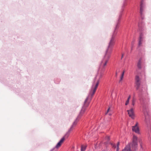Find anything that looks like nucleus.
<instances>
[{
    "label": "nucleus",
    "instance_id": "nucleus-23",
    "mask_svg": "<svg viewBox=\"0 0 151 151\" xmlns=\"http://www.w3.org/2000/svg\"><path fill=\"white\" fill-rule=\"evenodd\" d=\"M138 26H139V27H141V25H140V24H139Z\"/></svg>",
    "mask_w": 151,
    "mask_h": 151
},
{
    "label": "nucleus",
    "instance_id": "nucleus-29",
    "mask_svg": "<svg viewBox=\"0 0 151 151\" xmlns=\"http://www.w3.org/2000/svg\"><path fill=\"white\" fill-rule=\"evenodd\" d=\"M141 140L139 141V142H140Z\"/></svg>",
    "mask_w": 151,
    "mask_h": 151
},
{
    "label": "nucleus",
    "instance_id": "nucleus-11",
    "mask_svg": "<svg viewBox=\"0 0 151 151\" xmlns=\"http://www.w3.org/2000/svg\"><path fill=\"white\" fill-rule=\"evenodd\" d=\"M144 114L145 116V121L147 123L148 121V114L147 112L143 111Z\"/></svg>",
    "mask_w": 151,
    "mask_h": 151
},
{
    "label": "nucleus",
    "instance_id": "nucleus-26",
    "mask_svg": "<svg viewBox=\"0 0 151 151\" xmlns=\"http://www.w3.org/2000/svg\"><path fill=\"white\" fill-rule=\"evenodd\" d=\"M116 76H117V72H116Z\"/></svg>",
    "mask_w": 151,
    "mask_h": 151
},
{
    "label": "nucleus",
    "instance_id": "nucleus-12",
    "mask_svg": "<svg viewBox=\"0 0 151 151\" xmlns=\"http://www.w3.org/2000/svg\"><path fill=\"white\" fill-rule=\"evenodd\" d=\"M143 4L142 2H141L140 4V13L142 16V13L143 12Z\"/></svg>",
    "mask_w": 151,
    "mask_h": 151
},
{
    "label": "nucleus",
    "instance_id": "nucleus-24",
    "mask_svg": "<svg viewBox=\"0 0 151 151\" xmlns=\"http://www.w3.org/2000/svg\"><path fill=\"white\" fill-rule=\"evenodd\" d=\"M109 115L111 116V113H109Z\"/></svg>",
    "mask_w": 151,
    "mask_h": 151
},
{
    "label": "nucleus",
    "instance_id": "nucleus-18",
    "mask_svg": "<svg viewBox=\"0 0 151 151\" xmlns=\"http://www.w3.org/2000/svg\"><path fill=\"white\" fill-rule=\"evenodd\" d=\"M110 109V108L109 107L107 110V112L105 113V114L106 115L107 114V113L109 111Z\"/></svg>",
    "mask_w": 151,
    "mask_h": 151
},
{
    "label": "nucleus",
    "instance_id": "nucleus-1",
    "mask_svg": "<svg viewBox=\"0 0 151 151\" xmlns=\"http://www.w3.org/2000/svg\"><path fill=\"white\" fill-rule=\"evenodd\" d=\"M103 76V74L101 73L99 75H96L95 78L89 94L84 101V106L82 108L78 116H79V118H81L85 111L86 107H87L88 106L92 97L96 92L99 83L100 79Z\"/></svg>",
    "mask_w": 151,
    "mask_h": 151
},
{
    "label": "nucleus",
    "instance_id": "nucleus-16",
    "mask_svg": "<svg viewBox=\"0 0 151 151\" xmlns=\"http://www.w3.org/2000/svg\"><path fill=\"white\" fill-rule=\"evenodd\" d=\"M135 100L134 99H133L132 100V105L133 106H134L135 104Z\"/></svg>",
    "mask_w": 151,
    "mask_h": 151
},
{
    "label": "nucleus",
    "instance_id": "nucleus-22",
    "mask_svg": "<svg viewBox=\"0 0 151 151\" xmlns=\"http://www.w3.org/2000/svg\"><path fill=\"white\" fill-rule=\"evenodd\" d=\"M119 147L117 148V150L116 151H119Z\"/></svg>",
    "mask_w": 151,
    "mask_h": 151
},
{
    "label": "nucleus",
    "instance_id": "nucleus-5",
    "mask_svg": "<svg viewBox=\"0 0 151 151\" xmlns=\"http://www.w3.org/2000/svg\"><path fill=\"white\" fill-rule=\"evenodd\" d=\"M80 118H79V116H77L76 120L73 122V124L72 125L71 127L69 130L68 132H67V134H66V135H67V134H68V135L69 133L70 132V131L71 130V129H72L73 127L76 125L78 121H79Z\"/></svg>",
    "mask_w": 151,
    "mask_h": 151
},
{
    "label": "nucleus",
    "instance_id": "nucleus-27",
    "mask_svg": "<svg viewBox=\"0 0 151 151\" xmlns=\"http://www.w3.org/2000/svg\"><path fill=\"white\" fill-rule=\"evenodd\" d=\"M133 42H132V45H133Z\"/></svg>",
    "mask_w": 151,
    "mask_h": 151
},
{
    "label": "nucleus",
    "instance_id": "nucleus-30",
    "mask_svg": "<svg viewBox=\"0 0 151 151\" xmlns=\"http://www.w3.org/2000/svg\"><path fill=\"white\" fill-rule=\"evenodd\" d=\"M140 145H141V147H142V145H141V143L140 144Z\"/></svg>",
    "mask_w": 151,
    "mask_h": 151
},
{
    "label": "nucleus",
    "instance_id": "nucleus-2",
    "mask_svg": "<svg viewBox=\"0 0 151 151\" xmlns=\"http://www.w3.org/2000/svg\"><path fill=\"white\" fill-rule=\"evenodd\" d=\"M115 36L113 35L109 43L108 48L106 51L105 55L103 59L101 61L100 66L99 68V73L97 75L102 73L104 71V66H105L111 56L112 50L113 46L114 44Z\"/></svg>",
    "mask_w": 151,
    "mask_h": 151
},
{
    "label": "nucleus",
    "instance_id": "nucleus-25",
    "mask_svg": "<svg viewBox=\"0 0 151 151\" xmlns=\"http://www.w3.org/2000/svg\"><path fill=\"white\" fill-rule=\"evenodd\" d=\"M107 138H108V139L109 140V136L107 137Z\"/></svg>",
    "mask_w": 151,
    "mask_h": 151
},
{
    "label": "nucleus",
    "instance_id": "nucleus-17",
    "mask_svg": "<svg viewBox=\"0 0 151 151\" xmlns=\"http://www.w3.org/2000/svg\"><path fill=\"white\" fill-rule=\"evenodd\" d=\"M129 100L127 99L125 104L126 105H127L129 104Z\"/></svg>",
    "mask_w": 151,
    "mask_h": 151
},
{
    "label": "nucleus",
    "instance_id": "nucleus-9",
    "mask_svg": "<svg viewBox=\"0 0 151 151\" xmlns=\"http://www.w3.org/2000/svg\"><path fill=\"white\" fill-rule=\"evenodd\" d=\"M65 140V138L64 137L62 138L59 141V142L57 143V145L56 146V148H58L61 145L62 143Z\"/></svg>",
    "mask_w": 151,
    "mask_h": 151
},
{
    "label": "nucleus",
    "instance_id": "nucleus-3",
    "mask_svg": "<svg viewBox=\"0 0 151 151\" xmlns=\"http://www.w3.org/2000/svg\"><path fill=\"white\" fill-rule=\"evenodd\" d=\"M138 139L137 137L134 135L132 138V149L134 150L137 151L138 146Z\"/></svg>",
    "mask_w": 151,
    "mask_h": 151
},
{
    "label": "nucleus",
    "instance_id": "nucleus-20",
    "mask_svg": "<svg viewBox=\"0 0 151 151\" xmlns=\"http://www.w3.org/2000/svg\"><path fill=\"white\" fill-rule=\"evenodd\" d=\"M130 98H131V96L130 95H129V97L127 99L129 100H130Z\"/></svg>",
    "mask_w": 151,
    "mask_h": 151
},
{
    "label": "nucleus",
    "instance_id": "nucleus-6",
    "mask_svg": "<svg viewBox=\"0 0 151 151\" xmlns=\"http://www.w3.org/2000/svg\"><path fill=\"white\" fill-rule=\"evenodd\" d=\"M136 87L137 90H138L140 85V79L138 76H136L135 78Z\"/></svg>",
    "mask_w": 151,
    "mask_h": 151
},
{
    "label": "nucleus",
    "instance_id": "nucleus-28",
    "mask_svg": "<svg viewBox=\"0 0 151 151\" xmlns=\"http://www.w3.org/2000/svg\"><path fill=\"white\" fill-rule=\"evenodd\" d=\"M123 54H122V58H123Z\"/></svg>",
    "mask_w": 151,
    "mask_h": 151
},
{
    "label": "nucleus",
    "instance_id": "nucleus-21",
    "mask_svg": "<svg viewBox=\"0 0 151 151\" xmlns=\"http://www.w3.org/2000/svg\"><path fill=\"white\" fill-rule=\"evenodd\" d=\"M124 73H125V71L124 70L122 72V74H123V75H124Z\"/></svg>",
    "mask_w": 151,
    "mask_h": 151
},
{
    "label": "nucleus",
    "instance_id": "nucleus-15",
    "mask_svg": "<svg viewBox=\"0 0 151 151\" xmlns=\"http://www.w3.org/2000/svg\"><path fill=\"white\" fill-rule=\"evenodd\" d=\"M124 75H123V74H121V76H120V80H119V83L121 82V81L123 80V77H124Z\"/></svg>",
    "mask_w": 151,
    "mask_h": 151
},
{
    "label": "nucleus",
    "instance_id": "nucleus-13",
    "mask_svg": "<svg viewBox=\"0 0 151 151\" xmlns=\"http://www.w3.org/2000/svg\"><path fill=\"white\" fill-rule=\"evenodd\" d=\"M86 146L84 145H82L81 151H85L86 149Z\"/></svg>",
    "mask_w": 151,
    "mask_h": 151
},
{
    "label": "nucleus",
    "instance_id": "nucleus-19",
    "mask_svg": "<svg viewBox=\"0 0 151 151\" xmlns=\"http://www.w3.org/2000/svg\"><path fill=\"white\" fill-rule=\"evenodd\" d=\"M119 142H118L117 143V148H118V147H119Z\"/></svg>",
    "mask_w": 151,
    "mask_h": 151
},
{
    "label": "nucleus",
    "instance_id": "nucleus-7",
    "mask_svg": "<svg viewBox=\"0 0 151 151\" xmlns=\"http://www.w3.org/2000/svg\"><path fill=\"white\" fill-rule=\"evenodd\" d=\"M127 111L129 116L132 119H134V115L133 109L132 108H131L130 110H128Z\"/></svg>",
    "mask_w": 151,
    "mask_h": 151
},
{
    "label": "nucleus",
    "instance_id": "nucleus-4",
    "mask_svg": "<svg viewBox=\"0 0 151 151\" xmlns=\"http://www.w3.org/2000/svg\"><path fill=\"white\" fill-rule=\"evenodd\" d=\"M139 123L138 122H136L135 125L132 127V131L136 133L139 134Z\"/></svg>",
    "mask_w": 151,
    "mask_h": 151
},
{
    "label": "nucleus",
    "instance_id": "nucleus-8",
    "mask_svg": "<svg viewBox=\"0 0 151 151\" xmlns=\"http://www.w3.org/2000/svg\"><path fill=\"white\" fill-rule=\"evenodd\" d=\"M143 35L142 33H141L139 36V40L138 43V47L140 46L142 44V42L143 41Z\"/></svg>",
    "mask_w": 151,
    "mask_h": 151
},
{
    "label": "nucleus",
    "instance_id": "nucleus-14",
    "mask_svg": "<svg viewBox=\"0 0 151 151\" xmlns=\"http://www.w3.org/2000/svg\"><path fill=\"white\" fill-rule=\"evenodd\" d=\"M141 59H140L137 63V66L138 68H141Z\"/></svg>",
    "mask_w": 151,
    "mask_h": 151
},
{
    "label": "nucleus",
    "instance_id": "nucleus-10",
    "mask_svg": "<svg viewBox=\"0 0 151 151\" xmlns=\"http://www.w3.org/2000/svg\"><path fill=\"white\" fill-rule=\"evenodd\" d=\"M130 144H128L122 151H131Z\"/></svg>",
    "mask_w": 151,
    "mask_h": 151
}]
</instances>
